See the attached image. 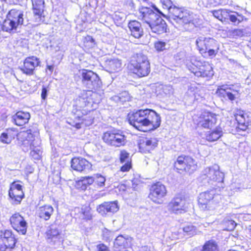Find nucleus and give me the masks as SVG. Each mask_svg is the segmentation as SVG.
I'll return each instance as SVG.
<instances>
[{"mask_svg":"<svg viewBox=\"0 0 251 251\" xmlns=\"http://www.w3.org/2000/svg\"><path fill=\"white\" fill-rule=\"evenodd\" d=\"M197 49L204 58L213 59L219 53L220 45L215 39L210 37H199L196 41Z\"/></svg>","mask_w":251,"mask_h":251,"instance_id":"6","label":"nucleus"},{"mask_svg":"<svg viewBox=\"0 0 251 251\" xmlns=\"http://www.w3.org/2000/svg\"><path fill=\"white\" fill-rule=\"evenodd\" d=\"M102 139L107 145L116 147L124 146L126 143V136L122 131L117 129L104 132Z\"/></svg>","mask_w":251,"mask_h":251,"instance_id":"12","label":"nucleus"},{"mask_svg":"<svg viewBox=\"0 0 251 251\" xmlns=\"http://www.w3.org/2000/svg\"><path fill=\"white\" fill-rule=\"evenodd\" d=\"M32 2V10L35 17L41 19L45 17L44 14L45 8L44 0H31Z\"/></svg>","mask_w":251,"mask_h":251,"instance_id":"35","label":"nucleus"},{"mask_svg":"<svg viewBox=\"0 0 251 251\" xmlns=\"http://www.w3.org/2000/svg\"><path fill=\"white\" fill-rule=\"evenodd\" d=\"M41 66L40 58L36 56L30 55L23 60V64L19 69L24 74L30 76L34 75L37 68Z\"/></svg>","mask_w":251,"mask_h":251,"instance_id":"17","label":"nucleus"},{"mask_svg":"<svg viewBox=\"0 0 251 251\" xmlns=\"http://www.w3.org/2000/svg\"><path fill=\"white\" fill-rule=\"evenodd\" d=\"M127 26L130 32V35L135 38L139 39L144 35V29L140 22L136 20L130 21Z\"/></svg>","mask_w":251,"mask_h":251,"instance_id":"33","label":"nucleus"},{"mask_svg":"<svg viewBox=\"0 0 251 251\" xmlns=\"http://www.w3.org/2000/svg\"><path fill=\"white\" fill-rule=\"evenodd\" d=\"M35 144L33 148L29 147H23L25 148V150H31V151L30 152V155L34 159H39L41 158L40 156V150L38 149H36V148L40 147L41 144L40 140L38 139V138L35 135Z\"/></svg>","mask_w":251,"mask_h":251,"instance_id":"38","label":"nucleus"},{"mask_svg":"<svg viewBox=\"0 0 251 251\" xmlns=\"http://www.w3.org/2000/svg\"><path fill=\"white\" fill-rule=\"evenodd\" d=\"M17 1L19 2V1H23V0H16Z\"/></svg>","mask_w":251,"mask_h":251,"instance_id":"56","label":"nucleus"},{"mask_svg":"<svg viewBox=\"0 0 251 251\" xmlns=\"http://www.w3.org/2000/svg\"><path fill=\"white\" fill-rule=\"evenodd\" d=\"M170 15L174 20L180 21L184 25L192 22V13L184 7L174 6Z\"/></svg>","mask_w":251,"mask_h":251,"instance_id":"22","label":"nucleus"},{"mask_svg":"<svg viewBox=\"0 0 251 251\" xmlns=\"http://www.w3.org/2000/svg\"><path fill=\"white\" fill-rule=\"evenodd\" d=\"M45 234L48 243L51 245L62 242L61 232L56 227L50 226Z\"/></svg>","mask_w":251,"mask_h":251,"instance_id":"29","label":"nucleus"},{"mask_svg":"<svg viewBox=\"0 0 251 251\" xmlns=\"http://www.w3.org/2000/svg\"><path fill=\"white\" fill-rule=\"evenodd\" d=\"M16 136L18 144L22 147L33 148L35 144V134L31 129L18 132L15 127L6 129L0 135V141L5 144H10Z\"/></svg>","mask_w":251,"mask_h":251,"instance_id":"3","label":"nucleus"},{"mask_svg":"<svg viewBox=\"0 0 251 251\" xmlns=\"http://www.w3.org/2000/svg\"><path fill=\"white\" fill-rule=\"evenodd\" d=\"M24 11L17 8L10 9L3 21L4 32L11 33L16 31L19 26L24 24Z\"/></svg>","mask_w":251,"mask_h":251,"instance_id":"8","label":"nucleus"},{"mask_svg":"<svg viewBox=\"0 0 251 251\" xmlns=\"http://www.w3.org/2000/svg\"><path fill=\"white\" fill-rule=\"evenodd\" d=\"M232 118L234 119V125L238 130L245 131L251 125V120L247 112L240 108H236Z\"/></svg>","mask_w":251,"mask_h":251,"instance_id":"16","label":"nucleus"},{"mask_svg":"<svg viewBox=\"0 0 251 251\" xmlns=\"http://www.w3.org/2000/svg\"><path fill=\"white\" fill-rule=\"evenodd\" d=\"M119 209V206L117 201H104L97 207V212L102 216L113 214Z\"/></svg>","mask_w":251,"mask_h":251,"instance_id":"25","label":"nucleus"},{"mask_svg":"<svg viewBox=\"0 0 251 251\" xmlns=\"http://www.w3.org/2000/svg\"><path fill=\"white\" fill-rule=\"evenodd\" d=\"M158 16L150 7H141L139 9L138 18L149 25L153 22Z\"/></svg>","mask_w":251,"mask_h":251,"instance_id":"28","label":"nucleus"},{"mask_svg":"<svg viewBox=\"0 0 251 251\" xmlns=\"http://www.w3.org/2000/svg\"><path fill=\"white\" fill-rule=\"evenodd\" d=\"M223 135L221 128L216 127L212 130L207 131L205 134V140L209 143H213L218 141Z\"/></svg>","mask_w":251,"mask_h":251,"instance_id":"36","label":"nucleus"},{"mask_svg":"<svg viewBox=\"0 0 251 251\" xmlns=\"http://www.w3.org/2000/svg\"><path fill=\"white\" fill-rule=\"evenodd\" d=\"M225 224L227 226H231V227L230 228L226 229L227 230H230L234 229L236 226V224L235 223V222L232 220H229V221L226 222L225 223Z\"/></svg>","mask_w":251,"mask_h":251,"instance_id":"47","label":"nucleus"},{"mask_svg":"<svg viewBox=\"0 0 251 251\" xmlns=\"http://www.w3.org/2000/svg\"><path fill=\"white\" fill-rule=\"evenodd\" d=\"M219 195L212 191H206L200 194L198 204L200 208L203 211L214 210L219 203Z\"/></svg>","mask_w":251,"mask_h":251,"instance_id":"9","label":"nucleus"},{"mask_svg":"<svg viewBox=\"0 0 251 251\" xmlns=\"http://www.w3.org/2000/svg\"><path fill=\"white\" fill-rule=\"evenodd\" d=\"M53 212L54 209L51 205L45 204L39 207L37 214L40 219L48 221L50 219Z\"/></svg>","mask_w":251,"mask_h":251,"instance_id":"37","label":"nucleus"},{"mask_svg":"<svg viewBox=\"0 0 251 251\" xmlns=\"http://www.w3.org/2000/svg\"><path fill=\"white\" fill-rule=\"evenodd\" d=\"M127 120L130 125L141 132L154 130L161 125L160 115L154 110L150 108L140 109L129 112Z\"/></svg>","mask_w":251,"mask_h":251,"instance_id":"2","label":"nucleus"},{"mask_svg":"<svg viewBox=\"0 0 251 251\" xmlns=\"http://www.w3.org/2000/svg\"><path fill=\"white\" fill-rule=\"evenodd\" d=\"M206 6L209 7H215L217 6V4L215 0H206Z\"/></svg>","mask_w":251,"mask_h":251,"instance_id":"49","label":"nucleus"},{"mask_svg":"<svg viewBox=\"0 0 251 251\" xmlns=\"http://www.w3.org/2000/svg\"><path fill=\"white\" fill-rule=\"evenodd\" d=\"M227 0H215L217 6L220 5H223L227 2Z\"/></svg>","mask_w":251,"mask_h":251,"instance_id":"51","label":"nucleus"},{"mask_svg":"<svg viewBox=\"0 0 251 251\" xmlns=\"http://www.w3.org/2000/svg\"><path fill=\"white\" fill-rule=\"evenodd\" d=\"M217 122V115L208 111L202 112L198 117L197 125L209 129L214 126Z\"/></svg>","mask_w":251,"mask_h":251,"instance_id":"23","label":"nucleus"},{"mask_svg":"<svg viewBox=\"0 0 251 251\" xmlns=\"http://www.w3.org/2000/svg\"><path fill=\"white\" fill-rule=\"evenodd\" d=\"M81 81L87 88L96 90L100 86L101 81L98 75L92 70L82 69L81 73Z\"/></svg>","mask_w":251,"mask_h":251,"instance_id":"18","label":"nucleus"},{"mask_svg":"<svg viewBox=\"0 0 251 251\" xmlns=\"http://www.w3.org/2000/svg\"><path fill=\"white\" fill-rule=\"evenodd\" d=\"M202 176L208 183H214L215 186L224 183V174L220 170L219 167L217 165L205 168L203 171Z\"/></svg>","mask_w":251,"mask_h":251,"instance_id":"13","label":"nucleus"},{"mask_svg":"<svg viewBox=\"0 0 251 251\" xmlns=\"http://www.w3.org/2000/svg\"><path fill=\"white\" fill-rule=\"evenodd\" d=\"M82 42V48L84 50H89L93 48L96 44L95 40L89 35L83 37Z\"/></svg>","mask_w":251,"mask_h":251,"instance_id":"39","label":"nucleus"},{"mask_svg":"<svg viewBox=\"0 0 251 251\" xmlns=\"http://www.w3.org/2000/svg\"><path fill=\"white\" fill-rule=\"evenodd\" d=\"M168 41L158 40L154 43V48L157 52H161L167 49L166 46Z\"/></svg>","mask_w":251,"mask_h":251,"instance_id":"43","label":"nucleus"},{"mask_svg":"<svg viewBox=\"0 0 251 251\" xmlns=\"http://www.w3.org/2000/svg\"><path fill=\"white\" fill-rule=\"evenodd\" d=\"M189 69L198 77H210L213 75V68L208 62L194 59L189 65Z\"/></svg>","mask_w":251,"mask_h":251,"instance_id":"11","label":"nucleus"},{"mask_svg":"<svg viewBox=\"0 0 251 251\" xmlns=\"http://www.w3.org/2000/svg\"><path fill=\"white\" fill-rule=\"evenodd\" d=\"M138 145L140 152L143 153H150L157 147L158 140L155 138L141 139Z\"/></svg>","mask_w":251,"mask_h":251,"instance_id":"27","label":"nucleus"},{"mask_svg":"<svg viewBox=\"0 0 251 251\" xmlns=\"http://www.w3.org/2000/svg\"><path fill=\"white\" fill-rule=\"evenodd\" d=\"M154 9L157 12H158L159 14H160L161 15H162L163 17H165V15L164 14H163L156 7H154Z\"/></svg>","mask_w":251,"mask_h":251,"instance_id":"52","label":"nucleus"},{"mask_svg":"<svg viewBox=\"0 0 251 251\" xmlns=\"http://www.w3.org/2000/svg\"><path fill=\"white\" fill-rule=\"evenodd\" d=\"M78 100L82 104L73 106L67 123L76 129L89 126L94 123L97 115L96 109L99 103L98 94L92 90H86Z\"/></svg>","mask_w":251,"mask_h":251,"instance_id":"1","label":"nucleus"},{"mask_svg":"<svg viewBox=\"0 0 251 251\" xmlns=\"http://www.w3.org/2000/svg\"><path fill=\"white\" fill-rule=\"evenodd\" d=\"M0 1L1 2H6L7 0H0Z\"/></svg>","mask_w":251,"mask_h":251,"instance_id":"55","label":"nucleus"},{"mask_svg":"<svg viewBox=\"0 0 251 251\" xmlns=\"http://www.w3.org/2000/svg\"><path fill=\"white\" fill-rule=\"evenodd\" d=\"M163 8L169 10V13L171 14V9L174 6L171 0H160Z\"/></svg>","mask_w":251,"mask_h":251,"instance_id":"44","label":"nucleus"},{"mask_svg":"<svg viewBox=\"0 0 251 251\" xmlns=\"http://www.w3.org/2000/svg\"><path fill=\"white\" fill-rule=\"evenodd\" d=\"M212 15L224 24H229L230 22L235 25L247 22L248 19L244 13L232 11L228 9L221 8L211 11Z\"/></svg>","mask_w":251,"mask_h":251,"instance_id":"5","label":"nucleus"},{"mask_svg":"<svg viewBox=\"0 0 251 251\" xmlns=\"http://www.w3.org/2000/svg\"><path fill=\"white\" fill-rule=\"evenodd\" d=\"M47 67L48 69H49L51 72H52L53 67L52 65H48Z\"/></svg>","mask_w":251,"mask_h":251,"instance_id":"53","label":"nucleus"},{"mask_svg":"<svg viewBox=\"0 0 251 251\" xmlns=\"http://www.w3.org/2000/svg\"><path fill=\"white\" fill-rule=\"evenodd\" d=\"M182 230L183 231L184 235L188 236L189 237H193L198 233L197 227L192 224H189L185 225L183 227Z\"/></svg>","mask_w":251,"mask_h":251,"instance_id":"40","label":"nucleus"},{"mask_svg":"<svg viewBox=\"0 0 251 251\" xmlns=\"http://www.w3.org/2000/svg\"><path fill=\"white\" fill-rule=\"evenodd\" d=\"M30 117L29 112L19 110L12 115L11 121L15 125L18 126H23L29 123Z\"/></svg>","mask_w":251,"mask_h":251,"instance_id":"30","label":"nucleus"},{"mask_svg":"<svg viewBox=\"0 0 251 251\" xmlns=\"http://www.w3.org/2000/svg\"><path fill=\"white\" fill-rule=\"evenodd\" d=\"M24 189V183L20 180H15L10 184L8 196L14 203H20L25 198Z\"/></svg>","mask_w":251,"mask_h":251,"instance_id":"19","label":"nucleus"},{"mask_svg":"<svg viewBox=\"0 0 251 251\" xmlns=\"http://www.w3.org/2000/svg\"><path fill=\"white\" fill-rule=\"evenodd\" d=\"M232 34L233 36L242 37L244 35V32L242 29L236 28L232 31Z\"/></svg>","mask_w":251,"mask_h":251,"instance_id":"46","label":"nucleus"},{"mask_svg":"<svg viewBox=\"0 0 251 251\" xmlns=\"http://www.w3.org/2000/svg\"><path fill=\"white\" fill-rule=\"evenodd\" d=\"M114 245L116 248H125L128 246V240L122 235H119L115 239Z\"/></svg>","mask_w":251,"mask_h":251,"instance_id":"41","label":"nucleus"},{"mask_svg":"<svg viewBox=\"0 0 251 251\" xmlns=\"http://www.w3.org/2000/svg\"><path fill=\"white\" fill-rule=\"evenodd\" d=\"M201 251H218V246L215 241L209 240L204 244Z\"/></svg>","mask_w":251,"mask_h":251,"instance_id":"42","label":"nucleus"},{"mask_svg":"<svg viewBox=\"0 0 251 251\" xmlns=\"http://www.w3.org/2000/svg\"><path fill=\"white\" fill-rule=\"evenodd\" d=\"M76 209L78 210L77 214L79 218L85 221H91L93 219L94 210L90 203L82 204L80 207H76Z\"/></svg>","mask_w":251,"mask_h":251,"instance_id":"32","label":"nucleus"},{"mask_svg":"<svg viewBox=\"0 0 251 251\" xmlns=\"http://www.w3.org/2000/svg\"><path fill=\"white\" fill-rule=\"evenodd\" d=\"M150 27L153 33L158 35L167 32V25L164 20L159 16L150 25Z\"/></svg>","mask_w":251,"mask_h":251,"instance_id":"31","label":"nucleus"},{"mask_svg":"<svg viewBox=\"0 0 251 251\" xmlns=\"http://www.w3.org/2000/svg\"><path fill=\"white\" fill-rule=\"evenodd\" d=\"M141 251H154V250L152 247L145 246L142 248Z\"/></svg>","mask_w":251,"mask_h":251,"instance_id":"50","label":"nucleus"},{"mask_svg":"<svg viewBox=\"0 0 251 251\" xmlns=\"http://www.w3.org/2000/svg\"><path fill=\"white\" fill-rule=\"evenodd\" d=\"M47 95L48 90L47 88L45 87H43L42 88V92L41 94L42 99L45 100L47 98Z\"/></svg>","mask_w":251,"mask_h":251,"instance_id":"48","label":"nucleus"},{"mask_svg":"<svg viewBox=\"0 0 251 251\" xmlns=\"http://www.w3.org/2000/svg\"><path fill=\"white\" fill-rule=\"evenodd\" d=\"M106 179L100 174H95L92 176L81 177L76 182L78 189L86 190L88 186L93 185L95 188H100L105 185Z\"/></svg>","mask_w":251,"mask_h":251,"instance_id":"10","label":"nucleus"},{"mask_svg":"<svg viewBox=\"0 0 251 251\" xmlns=\"http://www.w3.org/2000/svg\"><path fill=\"white\" fill-rule=\"evenodd\" d=\"M9 223L13 229L19 234H26L28 227L27 223L19 212H15L10 217Z\"/></svg>","mask_w":251,"mask_h":251,"instance_id":"21","label":"nucleus"},{"mask_svg":"<svg viewBox=\"0 0 251 251\" xmlns=\"http://www.w3.org/2000/svg\"><path fill=\"white\" fill-rule=\"evenodd\" d=\"M96 251H111L110 248L104 243H100L96 245Z\"/></svg>","mask_w":251,"mask_h":251,"instance_id":"45","label":"nucleus"},{"mask_svg":"<svg viewBox=\"0 0 251 251\" xmlns=\"http://www.w3.org/2000/svg\"><path fill=\"white\" fill-rule=\"evenodd\" d=\"M237 91L233 90L227 85H223L219 86L216 90V94L221 97L225 98L226 97L231 101L235 100L236 97L233 92H237Z\"/></svg>","mask_w":251,"mask_h":251,"instance_id":"34","label":"nucleus"},{"mask_svg":"<svg viewBox=\"0 0 251 251\" xmlns=\"http://www.w3.org/2000/svg\"><path fill=\"white\" fill-rule=\"evenodd\" d=\"M187 204L185 197L181 194H178L168 203V210L175 214L183 213L187 211Z\"/></svg>","mask_w":251,"mask_h":251,"instance_id":"20","label":"nucleus"},{"mask_svg":"<svg viewBox=\"0 0 251 251\" xmlns=\"http://www.w3.org/2000/svg\"><path fill=\"white\" fill-rule=\"evenodd\" d=\"M17 239L10 229L0 230V251H12Z\"/></svg>","mask_w":251,"mask_h":251,"instance_id":"14","label":"nucleus"},{"mask_svg":"<svg viewBox=\"0 0 251 251\" xmlns=\"http://www.w3.org/2000/svg\"><path fill=\"white\" fill-rule=\"evenodd\" d=\"M173 170L178 174H192L197 168V162L191 156L181 154L178 155L173 163Z\"/></svg>","mask_w":251,"mask_h":251,"instance_id":"7","label":"nucleus"},{"mask_svg":"<svg viewBox=\"0 0 251 251\" xmlns=\"http://www.w3.org/2000/svg\"><path fill=\"white\" fill-rule=\"evenodd\" d=\"M144 2H148L150 0H142Z\"/></svg>","mask_w":251,"mask_h":251,"instance_id":"54","label":"nucleus"},{"mask_svg":"<svg viewBox=\"0 0 251 251\" xmlns=\"http://www.w3.org/2000/svg\"><path fill=\"white\" fill-rule=\"evenodd\" d=\"M128 74L142 78L148 76L151 73V64L148 57L142 54L132 56L126 66Z\"/></svg>","mask_w":251,"mask_h":251,"instance_id":"4","label":"nucleus"},{"mask_svg":"<svg viewBox=\"0 0 251 251\" xmlns=\"http://www.w3.org/2000/svg\"><path fill=\"white\" fill-rule=\"evenodd\" d=\"M167 193L166 187L160 182L157 181L151 185L148 197L153 202L161 204Z\"/></svg>","mask_w":251,"mask_h":251,"instance_id":"15","label":"nucleus"},{"mask_svg":"<svg viewBox=\"0 0 251 251\" xmlns=\"http://www.w3.org/2000/svg\"><path fill=\"white\" fill-rule=\"evenodd\" d=\"M71 167L76 172L82 173L86 170H91L92 163L85 158L81 156H75L71 160Z\"/></svg>","mask_w":251,"mask_h":251,"instance_id":"24","label":"nucleus"},{"mask_svg":"<svg viewBox=\"0 0 251 251\" xmlns=\"http://www.w3.org/2000/svg\"><path fill=\"white\" fill-rule=\"evenodd\" d=\"M119 160L122 166L120 171L122 173L128 172L132 168V159L130 153L126 150H122L119 155Z\"/></svg>","mask_w":251,"mask_h":251,"instance_id":"26","label":"nucleus"}]
</instances>
